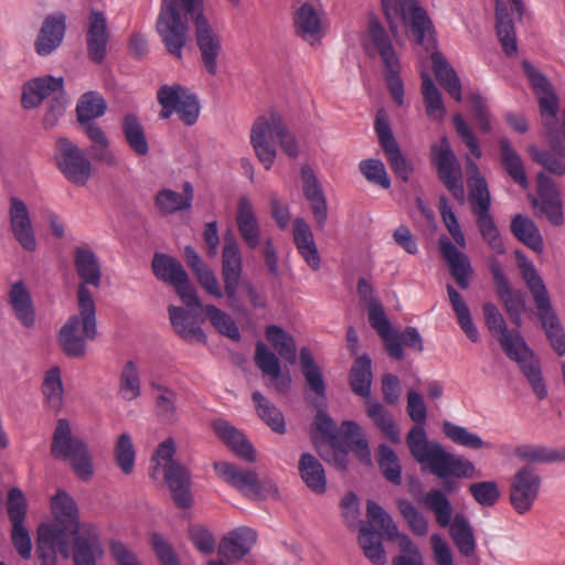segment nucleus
<instances>
[{
	"label": "nucleus",
	"instance_id": "f257e3e1",
	"mask_svg": "<svg viewBox=\"0 0 565 565\" xmlns=\"http://www.w3.org/2000/svg\"><path fill=\"white\" fill-rule=\"evenodd\" d=\"M202 6L203 0H163L157 20V31L168 52L181 60L189 36L188 15H192L202 64L210 75H215L222 39L204 14Z\"/></svg>",
	"mask_w": 565,
	"mask_h": 565
},
{
	"label": "nucleus",
	"instance_id": "f03ea898",
	"mask_svg": "<svg viewBox=\"0 0 565 565\" xmlns=\"http://www.w3.org/2000/svg\"><path fill=\"white\" fill-rule=\"evenodd\" d=\"M406 409L415 423L406 436V445L416 462L426 466L439 479H471L480 476L471 460L449 452L439 443L427 439L424 428L427 418L426 405L423 396L414 390L407 393Z\"/></svg>",
	"mask_w": 565,
	"mask_h": 565
},
{
	"label": "nucleus",
	"instance_id": "7ed1b4c3",
	"mask_svg": "<svg viewBox=\"0 0 565 565\" xmlns=\"http://www.w3.org/2000/svg\"><path fill=\"white\" fill-rule=\"evenodd\" d=\"M51 510L56 521L54 526L74 537L73 561L75 565H96L103 555L97 529L92 524H81L75 500L58 489L51 499Z\"/></svg>",
	"mask_w": 565,
	"mask_h": 565
},
{
	"label": "nucleus",
	"instance_id": "20e7f679",
	"mask_svg": "<svg viewBox=\"0 0 565 565\" xmlns=\"http://www.w3.org/2000/svg\"><path fill=\"white\" fill-rule=\"evenodd\" d=\"M482 310L488 329L498 338L507 356L519 364L536 397L544 399L547 396V390L542 377L540 362L521 333L518 330H508L501 312L492 302H486Z\"/></svg>",
	"mask_w": 565,
	"mask_h": 565
},
{
	"label": "nucleus",
	"instance_id": "39448f33",
	"mask_svg": "<svg viewBox=\"0 0 565 565\" xmlns=\"http://www.w3.org/2000/svg\"><path fill=\"white\" fill-rule=\"evenodd\" d=\"M444 480V490L430 489L423 495L420 503L434 514L435 521L440 527H449L450 537L459 553L465 557H470L477 547L472 527L463 514L457 513L452 516L454 508L446 494V492H455L458 484L449 478Z\"/></svg>",
	"mask_w": 565,
	"mask_h": 565
},
{
	"label": "nucleus",
	"instance_id": "423d86ee",
	"mask_svg": "<svg viewBox=\"0 0 565 565\" xmlns=\"http://www.w3.org/2000/svg\"><path fill=\"white\" fill-rule=\"evenodd\" d=\"M516 258L521 277L533 298L542 329L555 353L562 356L565 354V331L553 309L547 288L531 260L520 252H516Z\"/></svg>",
	"mask_w": 565,
	"mask_h": 565
},
{
	"label": "nucleus",
	"instance_id": "0eeeda50",
	"mask_svg": "<svg viewBox=\"0 0 565 565\" xmlns=\"http://www.w3.org/2000/svg\"><path fill=\"white\" fill-rule=\"evenodd\" d=\"M77 302L79 313L71 316L58 333L61 350L72 359L83 358L87 351V341L97 335L95 302L84 285H78Z\"/></svg>",
	"mask_w": 565,
	"mask_h": 565
},
{
	"label": "nucleus",
	"instance_id": "6e6552de",
	"mask_svg": "<svg viewBox=\"0 0 565 565\" xmlns=\"http://www.w3.org/2000/svg\"><path fill=\"white\" fill-rule=\"evenodd\" d=\"M51 455L56 459L67 460L72 470L82 481H89L94 476V463L88 445L72 433L71 424L65 418L56 422L52 436Z\"/></svg>",
	"mask_w": 565,
	"mask_h": 565
},
{
	"label": "nucleus",
	"instance_id": "1a4fd4ad",
	"mask_svg": "<svg viewBox=\"0 0 565 565\" xmlns=\"http://www.w3.org/2000/svg\"><path fill=\"white\" fill-rule=\"evenodd\" d=\"M175 446L172 438L159 444L153 459L160 465L164 462V480L171 491L174 503L182 509L189 508L192 502L190 492V473L179 462L173 460Z\"/></svg>",
	"mask_w": 565,
	"mask_h": 565
},
{
	"label": "nucleus",
	"instance_id": "9d476101",
	"mask_svg": "<svg viewBox=\"0 0 565 565\" xmlns=\"http://www.w3.org/2000/svg\"><path fill=\"white\" fill-rule=\"evenodd\" d=\"M286 122L282 116L276 111H269L258 116L250 129V145L259 162L266 170H269L276 159V143L279 132Z\"/></svg>",
	"mask_w": 565,
	"mask_h": 565
},
{
	"label": "nucleus",
	"instance_id": "9b49d317",
	"mask_svg": "<svg viewBox=\"0 0 565 565\" xmlns=\"http://www.w3.org/2000/svg\"><path fill=\"white\" fill-rule=\"evenodd\" d=\"M384 510L369 500L366 507L367 522H360L359 544L365 557L374 565L385 564V551L382 545L383 534L388 533L384 524Z\"/></svg>",
	"mask_w": 565,
	"mask_h": 565
},
{
	"label": "nucleus",
	"instance_id": "f8f14e48",
	"mask_svg": "<svg viewBox=\"0 0 565 565\" xmlns=\"http://www.w3.org/2000/svg\"><path fill=\"white\" fill-rule=\"evenodd\" d=\"M398 10L404 25L415 42L427 52L437 47L436 31L426 9L417 0H391V9Z\"/></svg>",
	"mask_w": 565,
	"mask_h": 565
},
{
	"label": "nucleus",
	"instance_id": "ddd939ff",
	"mask_svg": "<svg viewBox=\"0 0 565 565\" xmlns=\"http://www.w3.org/2000/svg\"><path fill=\"white\" fill-rule=\"evenodd\" d=\"M350 386L354 394L366 398V414L374 425L385 435H388V420L380 403L370 398L372 384L371 359L363 354L355 359L349 374Z\"/></svg>",
	"mask_w": 565,
	"mask_h": 565
},
{
	"label": "nucleus",
	"instance_id": "4468645a",
	"mask_svg": "<svg viewBox=\"0 0 565 565\" xmlns=\"http://www.w3.org/2000/svg\"><path fill=\"white\" fill-rule=\"evenodd\" d=\"M54 160L64 178L76 186H84L92 175V163L84 152L68 138L55 142Z\"/></svg>",
	"mask_w": 565,
	"mask_h": 565
},
{
	"label": "nucleus",
	"instance_id": "2eb2a0df",
	"mask_svg": "<svg viewBox=\"0 0 565 565\" xmlns=\"http://www.w3.org/2000/svg\"><path fill=\"white\" fill-rule=\"evenodd\" d=\"M157 99L161 106L160 119H169L177 113L183 124L192 126L196 122L200 114L199 100L183 86L162 85L157 93Z\"/></svg>",
	"mask_w": 565,
	"mask_h": 565
},
{
	"label": "nucleus",
	"instance_id": "dca6fc26",
	"mask_svg": "<svg viewBox=\"0 0 565 565\" xmlns=\"http://www.w3.org/2000/svg\"><path fill=\"white\" fill-rule=\"evenodd\" d=\"M154 276L164 282L171 284L185 307H201V301L194 287L190 284L186 271L179 260L166 255L154 254L152 259Z\"/></svg>",
	"mask_w": 565,
	"mask_h": 565
},
{
	"label": "nucleus",
	"instance_id": "f3484780",
	"mask_svg": "<svg viewBox=\"0 0 565 565\" xmlns=\"http://www.w3.org/2000/svg\"><path fill=\"white\" fill-rule=\"evenodd\" d=\"M431 163L437 169L438 178L455 200L465 201V188L461 181L460 164L446 137L431 146Z\"/></svg>",
	"mask_w": 565,
	"mask_h": 565
},
{
	"label": "nucleus",
	"instance_id": "a211bd4d",
	"mask_svg": "<svg viewBox=\"0 0 565 565\" xmlns=\"http://www.w3.org/2000/svg\"><path fill=\"white\" fill-rule=\"evenodd\" d=\"M215 472L227 483L252 499L266 498L277 491L269 479L260 480L255 470L238 469L235 465L220 461L214 463Z\"/></svg>",
	"mask_w": 565,
	"mask_h": 565
},
{
	"label": "nucleus",
	"instance_id": "6ab92c4d",
	"mask_svg": "<svg viewBox=\"0 0 565 565\" xmlns=\"http://www.w3.org/2000/svg\"><path fill=\"white\" fill-rule=\"evenodd\" d=\"M242 270V255L237 241L231 232H227L224 235V245L222 250V278L228 306L235 312L244 311L237 297V288L241 281Z\"/></svg>",
	"mask_w": 565,
	"mask_h": 565
},
{
	"label": "nucleus",
	"instance_id": "aec40b11",
	"mask_svg": "<svg viewBox=\"0 0 565 565\" xmlns=\"http://www.w3.org/2000/svg\"><path fill=\"white\" fill-rule=\"evenodd\" d=\"M542 479L534 467L525 465L513 475L509 488V501L514 511L523 515L531 511L539 498Z\"/></svg>",
	"mask_w": 565,
	"mask_h": 565
},
{
	"label": "nucleus",
	"instance_id": "412c9836",
	"mask_svg": "<svg viewBox=\"0 0 565 565\" xmlns=\"http://www.w3.org/2000/svg\"><path fill=\"white\" fill-rule=\"evenodd\" d=\"M536 180L537 192L532 200V205L539 209L540 214L545 216L552 225L561 226L564 223V213L559 190L555 182L543 172L537 174Z\"/></svg>",
	"mask_w": 565,
	"mask_h": 565
},
{
	"label": "nucleus",
	"instance_id": "4be33fe9",
	"mask_svg": "<svg viewBox=\"0 0 565 565\" xmlns=\"http://www.w3.org/2000/svg\"><path fill=\"white\" fill-rule=\"evenodd\" d=\"M65 558L70 555V540L60 527L40 525L38 529L36 553L41 565H56V553Z\"/></svg>",
	"mask_w": 565,
	"mask_h": 565
},
{
	"label": "nucleus",
	"instance_id": "5701e85b",
	"mask_svg": "<svg viewBox=\"0 0 565 565\" xmlns=\"http://www.w3.org/2000/svg\"><path fill=\"white\" fill-rule=\"evenodd\" d=\"M10 228L13 237L26 252H34L38 243L25 203L18 199H10L9 206Z\"/></svg>",
	"mask_w": 565,
	"mask_h": 565
},
{
	"label": "nucleus",
	"instance_id": "b1692460",
	"mask_svg": "<svg viewBox=\"0 0 565 565\" xmlns=\"http://www.w3.org/2000/svg\"><path fill=\"white\" fill-rule=\"evenodd\" d=\"M493 282L495 285L499 299L504 305L512 322L516 326L521 323V315L524 309V297L522 291L514 290L507 278L498 260L493 259L490 264Z\"/></svg>",
	"mask_w": 565,
	"mask_h": 565
},
{
	"label": "nucleus",
	"instance_id": "393cba45",
	"mask_svg": "<svg viewBox=\"0 0 565 565\" xmlns=\"http://www.w3.org/2000/svg\"><path fill=\"white\" fill-rule=\"evenodd\" d=\"M358 295L367 309V321L382 339L383 347L388 351V318L382 303L374 295V288L365 278L358 281Z\"/></svg>",
	"mask_w": 565,
	"mask_h": 565
},
{
	"label": "nucleus",
	"instance_id": "a878e982",
	"mask_svg": "<svg viewBox=\"0 0 565 565\" xmlns=\"http://www.w3.org/2000/svg\"><path fill=\"white\" fill-rule=\"evenodd\" d=\"M295 34L303 41H316L322 36L323 21L320 6L303 2L292 14Z\"/></svg>",
	"mask_w": 565,
	"mask_h": 565
},
{
	"label": "nucleus",
	"instance_id": "bb28decb",
	"mask_svg": "<svg viewBox=\"0 0 565 565\" xmlns=\"http://www.w3.org/2000/svg\"><path fill=\"white\" fill-rule=\"evenodd\" d=\"M362 44L371 58L382 60L383 77L388 82V33L373 13L367 17V28Z\"/></svg>",
	"mask_w": 565,
	"mask_h": 565
},
{
	"label": "nucleus",
	"instance_id": "cd10ccee",
	"mask_svg": "<svg viewBox=\"0 0 565 565\" xmlns=\"http://www.w3.org/2000/svg\"><path fill=\"white\" fill-rule=\"evenodd\" d=\"M186 308L188 309L169 306V318L174 331L185 341L196 340L199 342H205L206 335L198 322V317L202 311H204V308L202 306L200 308Z\"/></svg>",
	"mask_w": 565,
	"mask_h": 565
},
{
	"label": "nucleus",
	"instance_id": "c85d7f7f",
	"mask_svg": "<svg viewBox=\"0 0 565 565\" xmlns=\"http://www.w3.org/2000/svg\"><path fill=\"white\" fill-rule=\"evenodd\" d=\"M108 41L109 33L105 15L103 12L93 10L88 17L86 32L87 55L92 62L100 64L104 61Z\"/></svg>",
	"mask_w": 565,
	"mask_h": 565
},
{
	"label": "nucleus",
	"instance_id": "c756f323",
	"mask_svg": "<svg viewBox=\"0 0 565 565\" xmlns=\"http://www.w3.org/2000/svg\"><path fill=\"white\" fill-rule=\"evenodd\" d=\"M65 22L66 17L63 13L45 18L35 41V51L39 55H49L61 45L65 35Z\"/></svg>",
	"mask_w": 565,
	"mask_h": 565
},
{
	"label": "nucleus",
	"instance_id": "7c9ffc66",
	"mask_svg": "<svg viewBox=\"0 0 565 565\" xmlns=\"http://www.w3.org/2000/svg\"><path fill=\"white\" fill-rule=\"evenodd\" d=\"M63 85L64 81L62 77H53L51 75L26 82L22 87L21 106L24 109L35 108L53 93L58 94L62 92Z\"/></svg>",
	"mask_w": 565,
	"mask_h": 565
},
{
	"label": "nucleus",
	"instance_id": "2f4dec72",
	"mask_svg": "<svg viewBox=\"0 0 565 565\" xmlns=\"http://www.w3.org/2000/svg\"><path fill=\"white\" fill-rule=\"evenodd\" d=\"M301 181L303 195L310 202L317 227L322 230L328 217L327 201L315 172L308 166L301 168Z\"/></svg>",
	"mask_w": 565,
	"mask_h": 565
},
{
	"label": "nucleus",
	"instance_id": "473e14b6",
	"mask_svg": "<svg viewBox=\"0 0 565 565\" xmlns=\"http://www.w3.org/2000/svg\"><path fill=\"white\" fill-rule=\"evenodd\" d=\"M256 532L249 527H238L222 539L218 554L230 562L242 559L256 542Z\"/></svg>",
	"mask_w": 565,
	"mask_h": 565
},
{
	"label": "nucleus",
	"instance_id": "72a5a7b5",
	"mask_svg": "<svg viewBox=\"0 0 565 565\" xmlns=\"http://www.w3.org/2000/svg\"><path fill=\"white\" fill-rule=\"evenodd\" d=\"M439 248L456 284L461 289H467L469 287V276L472 273L467 255L461 253L448 238L439 239Z\"/></svg>",
	"mask_w": 565,
	"mask_h": 565
},
{
	"label": "nucleus",
	"instance_id": "f704fd0d",
	"mask_svg": "<svg viewBox=\"0 0 565 565\" xmlns=\"http://www.w3.org/2000/svg\"><path fill=\"white\" fill-rule=\"evenodd\" d=\"M292 238L299 255L306 264L312 270H318L320 268L321 258L312 231L302 217H297L292 222Z\"/></svg>",
	"mask_w": 565,
	"mask_h": 565
},
{
	"label": "nucleus",
	"instance_id": "c9c22d12",
	"mask_svg": "<svg viewBox=\"0 0 565 565\" xmlns=\"http://www.w3.org/2000/svg\"><path fill=\"white\" fill-rule=\"evenodd\" d=\"M215 435L242 459L255 461V452L245 436L225 419H216L212 424Z\"/></svg>",
	"mask_w": 565,
	"mask_h": 565
},
{
	"label": "nucleus",
	"instance_id": "e433bc0d",
	"mask_svg": "<svg viewBox=\"0 0 565 565\" xmlns=\"http://www.w3.org/2000/svg\"><path fill=\"white\" fill-rule=\"evenodd\" d=\"M236 224L245 244L254 249L260 243V227L250 201L243 196L237 203Z\"/></svg>",
	"mask_w": 565,
	"mask_h": 565
},
{
	"label": "nucleus",
	"instance_id": "4c0bfd02",
	"mask_svg": "<svg viewBox=\"0 0 565 565\" xmlns=\"http://www.w3.org/2000/svg\"><path fill=\"white\" fill-rule=\"evenodd\" d=\"M255 363L263 374L276 381V390L286 392L290 386V376L281 375V367L278 356L271 352L266 344L258 341L255 349Z\"/></svg>",
	"mask_w": 565,
	"mask_h": 565
},
{
	"label": "nucleus",
	"instance_id": "58836bf2",
	"mask_svg": "<svg viewBox=\"0 0 565 565\" xmlns=\"http://www.w3.org/2000/svg\"><path fill=\"white\" fill-rule=\"evenodd\" d=\"M298 471L302 482L316 494L327 491V477L322 463L311 454L303 452L298 461Z\"/></svg>",
	"mask_w": 565,
	"mask_h": 565
},
{
	"label": "nucleus",
	"instance_id": "ea45409f",
	"mask_svg": "<svg viewBox=\"0 0 565 565\" xmlns=\"http://www.w3.org/2000/svg\"><path fill=\"white\" fill-rule=\"evenodd\" d=\"M495 31L504 53L514 55L518 52L514 23L507 3L502 0H495Z\"/></svg>",
	"mask_w": 565,
	"mask_h": 565
},
{
	"label": "nucleus",
	"instance_id": "a19ab883",
	"mask_svg": "<svg viewBox=\"0 0 565 565\" xmlns=\"http://www.w3.org/2000/svg\"><path fill=\"white\" fill-rule=\"evenodd\" d=\"M339 434L345 448L351 450L360 461L366 465L371 463L369 444L359 424L352 420H343Z\"/></svg>",
	"mask_w": 565,
	"mask_h": 565
},
{
	"label": "nucleus",
	"instance_id": "79ce46f5",
	"mask_svg": "<svg viewBox=\"0 0 565 565\" xmlns=\"http://www.w3.org/2000/svg\"><path fill=\"white\" fill-rule=\"evenodd\" d=\"M430 51V60L437 81L456 102H460L461 84L455 70L439 51L436 49Z\"/></svg>",
	"mask_w": 565,
	"mask_h": 565
},
{
	"label": "nucleus",
	"instance_id": "37998d69",
	"mask_svg": "<svg viewBox=\"0 0 565 565\" xmlns=\"http://www.w3.org/2000/svg\"><path fill=\"white\" fill-rule=\"evenodd\" d=\"M74 265L82 284L98 287L100 285V266L96 254L88 247H76Z\"/></svg>",
	"mask_w": 565,
	"mask_h": 565
},
{
	"label": "nucleus",
	"instance_id": "c03bdc74",
	"mask_svg": "<svg viewBox=\"0 0 565 565\" xmlns=\"http://www.w3.org/2000/svg\"><path fill=\"white\" fill-rule=\"evenodd\" d=\"M404 348L422 353L424 342L420 333L415 327H406L401 331L391 326V359L403 360L405 358Z\"/></svg>",
	"mask_w": 565,
	"mask_h": 565
},
{
	"label": "nucleus",
	"instance_id": "a18cd8bd",
	"mask_svg": "<svg viewBox=\"0 0 565 565\" xmlns=\"http://www.w3.org/2000/svg\"><path fill=\"white\" fill-rule=\"evenodd\" d=\"M9 303L17 319L25 327L31 328L35 322V311L30 292L22 281L14 282L9 291Z\"/></svg>",
	"mask_w": 565,
	"mask_h": 565
},
{
	"label": "nucleus",
	"instance_id": "49530a36",
	"mask_svg": "<svg viewBox=\"0 0 565 565\" xmlns=\"http://www.w3.org/2000/svg\"><path fill=\"white\" fill-rule=\"evenodd\" d=\"M510 231L526 247L537 253L543 250V237L536 224L529 216L514 215L511 220Z\"/></svg>",
	"mask_w": 565,
	"mask_h": 565
},
{
	"label": "nucleus",
	"instance_id": "de8ad7c7",
	"mask_svg": "<svg viewBox=\"0 0 565 565\" xmlns=\"http://www.w3.org/2000/svg\"><path fill=\"white\" fill-rule=\"evenodd\" d=\"M121 130L127 145L136 156L145 157L149 153L145 129L136 114L124 115Z\"/></svg>",
	"mask_w": 565,
	"mask_h": 565
},
{
	"label": "nucleus",
	"instance_id": "09e8293b",
	"mask_svg": "<svg viewBox=\"0 0 565 565\" xmlns=\"http://www.w3.org/2000/svg\"><path fill=\"white\" fill-rule=\"evenodd\" d=\"M500 161L508 175L521 188L526 189L529 181L526 178L523 160L512 148L509 139L501 138L499 141Z\"/></svg>",
	"mask_w": 565,
	"mask_h": 565
},
{
	"label": "nucleus",
	"instance_id": "8fccbe9b",
	"mask_svg": "<svg viewBox=\"0 0 565 565\" xmlns=\"http://www.w3.org/2000/svg\"><path fill=\"white\" fill-rule=\"evenodd\" d=\"M265 337L282 360L290 364L296 363L297 347L291 334L279 326L270 324L265 329Z\"/></svg>",
	"mask_w": 565,
	"mask_h": 565
},
{
	"label": "nucleus",
	"instance_id": "3c124183",
	"mask_svg": "<svg viewBox=\"0 0 565 565\" xmlns=\"http://www.w3.org/2000/svg\"><path fill=\"white\" fill-rule=\"evenodd\" d=\"M252 399L258 417L277 434L286 431V423L281 412L262 393L254 392Z\"/></svg>",
	"mask_w": 565,
	"mask_h": 565
},
{
	"label": "nucleus",
	"instance_id": "603ef678",
	"mask_svg": "<svg viewBox=\"0 0 565 565\" xmlns=\"http://www.w3.org/2000/svg\"><path fill=\"white\" fill-rule=\"evenodd\" d=\"M514 454L519 459L535 463L565 461V447L555 449L545 446L521 445L515 448Z\"/></svg>",
	"mask_w": 565,
	"mask_h": 565
},
{
	"label": "nucleus",
	"instance_id": "864d4df0",
	"mask_svg": "<svg viewBox=\"0 0 565 565\" xmlns=\"http://www.w3.org/2000/svg\"><path fill=\"white\" fill-rule=\"evenodd\" d=\"M118 395L127 402L135 401L141 395L139 370L134 361H127L120 371Z\"/></svg>",
	"mask_w": 565,
	"mask_h": 565
},
{
	"label": "nucleus",
	"instance_id": "5fc2aeb1",
	"mask_svg": "<svg viewBox=\"0 0 565 565\" xmlns=\"http://www.w3.org/2000/svg\"><path fill=\"white\" fill-rule=\"evenodd\" d=\"M150 386L156 394L154 405L157 415L164 422L172 423L177 420L178 394L158 382H151Z\"/></svg>",
	"mask_w": 565,
	"mask_h": 565
},
{
	"label": "nucleus",
	"instance_id": "6e6d98bb",
	"mask_svg": "<svg viewBox=\"0 0 565 565\" xmlns=\"http://www.w3.org/2000/svg\"><path fill=\"white\" fill-rule=\"evenodd\" d=\"M107 109L106 100L97 92H87L81 96L76 105L77 120L81 125L102 117Z\"/></svg>",
	"mask_w": 565,
	"mask_h": 565
},
{
	"label": "nucleus",
	"instance_id": "4d7b16f0",
	"mask_svg": "<svg viewBox=\"0 0 565 565\" xmlns=\"http://www.w3.org/2000/svg\"><path fill=\"white\" fill-rule=\"evenodd\" d=\"M299 362L302 375L309 388L315 392L317 396L323 397L326 395V383L323 381L321 370L315 362L308 348H301Z\"/></svg>",
	"mask_w": 565,
	"mask_h": 565
},
{
	"label": "nucleus",
	"instance_id": "13d9d810",
	"mask_svg": "<svg viewBox=\"0 0 565 565\" xmlns=\"http://www.w3.org/2000/svg\"><path fill=\"white\" fill-rule=\"evenodd\" d=\"M444 435L454 444L469 449L490 448L479 435L469 431L466 427L445 420L441 426Z\"/></svg>",
	"mask_w": 565,
	"mask_h": 565
},
{
	"label": "nucleus",
	"instance_id": "bf43d9fd",
	"mask_svg": "<svg viewBox=\"0 0 565 565\" xmlns=\"http://www.w3.org/2000/svg\"><path fill=\"white\" fill-rule=\"evenodd\" d=\"M447 294L461 330L472 342H477L479 339L478 330L472 322L469 308L465 300L451 285H447Z\"/></svg>",
	"mask_w": 565,
	"mask_h": 565
},
{
	"label": "nucleus",
	"instance_id": "052dcab7",
	"mask_svg": "<svg viewBox=\"0 0 565 565\" xmlns=\"http://www.w3.org/2000/svg\"><path fill=\"white\" fill-rule=\"evenodd\" d=\"M42 393L45 397L47 406L57 412L63 405V383L61 377V369L58 366H52L45 372Z\"/></svg>",
	"mask_w": 565,
	"mask_h": 565
},
{
	"label": "nucleus",
	"instance_id": "680f3d73",
	"mask_svg": "<svg viewBox=\"0 0 565 565\" xmlns=\"http://www.w3.org/2000/svg\"><path fill=\"white\" fill-rule=\"evenodd\" d=\"M468 186L472 213L476 216L489 214L491 199L486 179L482 175H478L472 180H468Z\"/></svg>",
	"mask_w": 565,
	"mask_h": 565
},
{
	"label": "nucleus",
	"instance_id": "e2e57ef3",
	"mask_svg": "<svg viewBox=\"0 0 565 565\" xmlns=\"http://www.w3.org/2000/svg\"><path fill=\"white\" fill-rule=\"evenodd\" d=\"M114 459L124 475H131L135 468L136 451L129 434L118 436L114 446Z\"/></svg>",
	"mask_w": 565,
	"mask_h": 565
},
{
	"label": "nucleus",
	"instance_id": "0e129e2a",
	"mask_svg": "<svg viewBox=\"0 0 565 565\" xmlns=\"http://www.w3.org/2000/svg\"><path fill=\"white\" fill-rule=\"evenodd\" d=\"M476 224L482 239L488 246L499 255L504 254L505 244L491 213L476 216Z\"/></svg>",
	"mask_w": 565,
	"mask_h": 565
},
{
	"label": "nucleus",
	"instance_id": "69168bd1",
	"mask_svg": "<svg viewBox=\"0 0 565 565\" xmlns=\"http://www.w3.org/2000/svg\"><path fill=\"white\" fill-rule=\"evenodd\" d=\"M529 153L534 162L542 166L547 172L556 177L565 175V160L559 150H540L539 148L531 146Z\"/></svg>",
	"mask_w": 565,
	"mask_h": 565
},
{
	"label": "nucleus",
	"instance_id": "338daca9",
	"mask_svg": "<svg viewBox=\"0 0 565 565\" xmlns=\"http://www.w3.org/2000/svg\"><path fill=\"white\" fill-rule=\"evenodd\" d=\"M206 318L211 324L223 335L234 341L241 340L238 327L234 320L226 312L222 311L213 305H207L204 308Z\"/></svg>",
	"mask_w": 565,
	"mask_h": 565
},
{
	"label": "nucleus",
	"instance_id": "774afa93",
	"mask_svg": "<svg viewBox=\"0 0 565 565\" xmlns=\"http://www.w3.org/2000/svg\"><path fill=\"white\" fill-rule=\"evenodd\" d=\"M422 93L427 115L434 119H441L445 115V107L439 90L426 73H422Z\"/></svg>",
	"mask_w": 565,
	"mask_h": 565
}]
</instances>
